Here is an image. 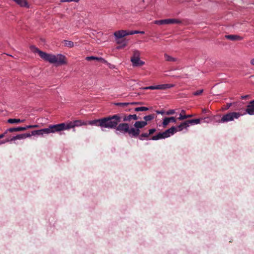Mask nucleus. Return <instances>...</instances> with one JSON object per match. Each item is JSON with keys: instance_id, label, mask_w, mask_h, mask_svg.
Instances as JSON below:
<instances>
[{"instance_id": "49530a36", "label": "nucleus", "mask_w": 254, "mask_h": 254, "mask_svg": "<svg viewBox=\"0 0 254 254\" xmlns=\"http://www.w3.org/2000/svg\"><path fill=\"white\" fill-rule=\"evenodd\" d=\"M208 111V110H206V109H203V110H202V112H203V113H207Z\"/></svg>"}, {"instance_id": "f257e3e1", "label": "nucleus", "mask_w": 254, "mask_h": 254, "mask_svg": "<svg viewBox=\"0 0 254 254\" xmlns=\"http://www.w3.org/2000/svg\"><path fill=\"white\" fill-rule=\"evenodd\" d=\"M122 122V116L121 114H117L110 115L99 119L89 121L90 125H94L100 127L101 128L109 129H115L119 123Z\"/></svg>"}, {"instance_id": "cd10ccee", "label": "nucleus", "mask_w": 254, "mask_h": 254, "mask_svg": "<svg viewBox=\"0 0 254 254\" xmlns=\"http://www.w3.org/2000/svg\"><path fill=\"white\" fill-rule=\"evenodd\" d=\"M64 43L66 47L72 48L74 46V43L72 41L65 40L64 41Z\"/></svg>"}, {"instance_id": "20e7f679", "label": "nucleus", "mask_w": 254, "mask_h": 254, "mask_svg": "<svg viewBox=\"0 0 254 254\" xmlns=\"http://www.w3.org/2000/svg\"><path fill=\"white\" fill-rule=\"evenodd\" d=\"M89 122H84L81 120H76L72 122H70L69 123L65 124V123H61L59 124H57L58 126H60L61 128L59 130V131L69 129L71 128H73L75 127H80L81 126H86L87 125H89L88 124Z\"/></svg>"}, {"instance_id": "4be33fe9", "label": "nucleus", "mask_w": 254, "mask_h": 254, "mask_svg": "<svg viewBox=\"0 0 254 254\" xmlns=\"http://www.w3.org/2000/svg\"><path fill=\"white\" fill-rule=\"evenodd\" d=\"M162 138H165V137H164L162 132H160L158 133L157 135L153 136L151 139L156 140Z\"/></svg>"}, {"instance_id": "0eeeda50", "label": "nucleus", "mask_w": 254, "mask_h": 254, "mask_svg": "<svg viewBox=\"0 0 254 254\" xmlns=\"http://www.w3.org/2000/svg\"><path fill=\"white\" fill-rule=\"evenodd\" d=\"M182 21L178 19H165L160 20H156L155 24L158 25L170 24H181Z\"/></svg>"}, {"instance_id": "a18cd8bd", "label": "nucleus", "mask_w": 254, "mask_h": 254, "mask_svg": "<svg viewBox=\"0 0 254 254\" xmlns=\"http://www.w3.org/2000/svg\"><path fill=\"white\" fill-rule=\"evenodd\" d=\"M157 113L158 114H162L163 115L164 114V112L163 111H156Z\"/></svg>"}, {"instance_id": "b1692460", "label": "nucleus", "mask_w": 254, "mask_h": 254, "mask_svg": "<svg viewBox=\"0 0 254 254\" xmlns=\"http://www.w3.org/2000/svg\"><path fill=\"white\" fill-rule=\"evenodd\" d=\"M164 57L165 58V60L168 62H175L177 61V59L176 58H175L170 56H169L168 55H167L166 54H165L164 55Z\"/></svg>"}, {"instance_id": "c85d7f7f", "label": "nucleus", "mask_w": 254, "mask_h": 254, "mask_svg": "<svg viewBox=\"0 0 254 254\" xmlns=\"http://www.w3.org/2000/svg\"><path fill=\"white\" fill-rule=\"evenodd\" d=\"M154 118V115L153 114H150L147 116L144 117L143 119L147 122V121H149L153 119Z\"/></svg>"}, {"instance_id": "423d86ee", "label": "nucleus", "mask_w": 254, "mask_h": 254, "mask_svg": "<svg viewBox=\"0 0 254 254\" xmlns=\"http://www.w3.org/2000/svg\"><path fill=\"white\" fill-rule=\"evenodd\" d=\"M242 114L240 113L231 112L224 115L222 119L221 122L225 123L233 121L234 119H238Z\"/></svg>"}, {"instance_id": "f03ea898", "label": "nucleus", "mask_w": 254, "mask_h": 254, "mask_svg": "<svg viewBox=\"0 0 254 254\" xmlns=\"http://www.w3.org/2000/svg\"><path fill=\"white\" fill-rule=\"evenodd\" d=\"M30 49L33 53H38L39 56L45 61L55 64L56 66L64 65L67 64L65 56L62 54H58L56 56L48 54L40 51L34 46H31Z\"/></svg>"}, {"instance_id": "f3484780", "label": "nucleus", "mask_w": 254, "mask_h": 254, "mask_svg": "<svg viewBox=\"0 0 254 254\" xmlns=\"http://www.w3.org/2000/svg\"><path fill=\"white\" fill-rule=\"evenodd\" d=\"M147 124L146 121H137L134 124V127L137 128H142Z\"/></svg>"}, {"instance_id": "3c124183", "label": "nucleus", "mask_w": 254, "mask_h": 254, "mask_svg": "<svg viewBox=\"0 0 254 254\" xmlns=\"http://www.w3.org/2000/svg\"><path fill=\"white\" fill-rule=\"evenodd\" d=\"M250 104L254 105V100L251 101Z\"/></svg>"}, {"instance_id": "c03bdc74", "label": "nucleus", "mask_w": 254, "mask_h": 254, "mask_svg": "<svg viewBox=\"0 0 254 254\" xmlns=\"http://www.w3.org/2000/svg\"><path fill=\"white\" fill-rule=\"evenodd\" d=\"M231 104H227V107L225 108V109H228L230 108V107L231 106Z\"/></svg>"}, {"instance_id": "412c9836", "label": "nucleus", "mask_w": 254, "mask_h": 254, "mask_svg": "<svg viewBox=\"0 0 254 254\" xmlns=\"http://www.w3.org/2000/svg\"><path fill=\"white\" fill-rule=\"evenodd\" d=\"M24 121V120H21L19 119H9L7 120V123L9 124H18L23 123Z\"/></svg>"}, {"instance_id": "7c9ffc66", "label": "nucleus", "mask_w": 254, "mask_h": 254, "mask_svg": "<svg viewBox=\"0 0 254 254\" xmlns=\"http://www.w3.org/2000/svg\"><path fill=\"white\" fill-rule=\"evenodd\" d=\"M185 112L184 110L182 111L181 113L180 114V117L178 118L179 120H183L187 119L186 115H184Z\"/></svg>"}, {"instance_id": "7ed1b4c3", "label": "nucleus", "mask_w": 254, "mask_h": 254, "mask_svg": "<svg viewBox=\"0 0 254 254\" xmlns=\"http://www.w3.org/2000/svg\"><path fill=\"white\" fill-rule=\"evenodd\" d=\"M60 126L57 125H50L48 128H45L39 130H33L31 132V135H43L44 134H49L51 133H55L59 132V130L61 129L59 128Z\"/></svg>"}, {"instance_id": "58836bf2", "label": "nucleus", "mask_w": 254, "mask_h": 254, "mask_svg": "<svg viewBox=\"0 0 254 254\" xmlns=\"http://www.w3.org/2000/svg\"><path fill=\"white\" fill-rule=\"evenodd\" d=\"M155 131H156V129L155 128H152V129H149L148 133L149 134V135L154 133L155 132Z\"/></svg>"}, {"instance_id": "9b49d317", "label": "nucleus", "mask_w": 254, "mask_h": 254, "mask_svg": "<svg viewBox=\"0 0 254 254\" xmlns=\"http://www.w3.org/2000/svg\"><path fill=\"white\" fill-rule=\"evenodd\" d=\"M133 66H141L144 64V62L141 61L140 58L130 59Z\"/></svg>"}, {"instance_id": "a878e982", "label": "nucleus", "mask_w": 254, "mask_h": 254, "mask_svg": "<svg viewBox=\"0 0 254 254\" xmlns=\"http://www.w3.org/2000/svg\"><path fill=\"white\" fill-rule=\"evenodd\" d=\"M130 136L135 137V127H129V130L127 132Z\"/></svg>"}, {"instance_id": "79ce46f5", "label": "nucleus", "mask_w": 254, "mask_h": 254, "mask_svg": "<svg viewBox=\"0 0 254 254\" xmlns=\"http://www.w3.org/2000/svg\"><path fill=\"white\" fill-rule=\"evenodd\" d=\"M116 42L118 44H122L124 43V42H123V40H120V39H116Z\"/></svg>"}, {"instance_id": "72a5a7b5", "label": "nucleus", "mask_w": 254, "mask_h": 254, "mask_svg": "<svg viewBox=\"0 0 254 254\" xmlns=\"http://www.w3.org/2000/svg\"><path fill=\"white\" fill-rule=\"evenodd\" d=\"M149 136V134L148 133H143L139 136V139L140 140H143V138H147Z\"/></svg>"}, {"instance_id": "2eb2a0df", "label": "nucleus", "mask_w": 254, "mask_h": 254, "mask_svg": "<svg viewBox=\"0 0 254 254\" xmlns=\"http://www.w3.org/2000/svg\"><path fill=\"white\" fill-rule=\"evenodd\" d=\"M225 38L233 41H240L243 39L242 37L236 35H227L225 36Z\"/></svg>"}, {"instance_id": "bb28decb", "label": "nucleus", "mask_w": 254, "mask_h": 254, "mask_svg": "<svg viewBox=\"0 0 254 254\" xmlns=\"http://www.w3.org/2000/svg\"><path fill=\"white\" fill-rule=\"evenodd\" d=\"M200 119H192L188 120V122L189 123V124H198L200 123Z\"/></svg>"}, {"instance_id": "dca6fc26", "label": "nucleus", "mask_w": 254, "mask_h": 254, "mask_svg": "<svg viewBox=\"0 0 254 254\" xmlns=\"http://www.w3.org/2000/svg\"><path fill=\"white\" fill-rule=\"evenodd\" d=\"M176 119L174 117H171L169 118H165L163 119V125L164 127H166L169 123H176Z\"/></svg>"}, {"instance_id": "c9c22d12", "label": "nucleus", "mask_w": 254, "mask_h": 254, "mask_svg": "<svg viewBox=\"0 0 254 254\" xmlns=\"http://www.w3.org/2000/svg\"><path fill=\"white\" fill-rule=\"evenodd\" d=\"M175 113V111L174 110H169V111H168L166 114L167 115H173Z\"/></svg>"}, {"instance_id": "37998d69", "label": "nucleus", "mask_w": 254, "mask_h": 254, "mask_svg": "<svg viewBox=\"0 0 254 254\" xmlns=\"http://www.w3.org/2000/svg\"><path fill=\"white\" fill-rule=\"evenodd\" d=\"M250 63L252 65H254V59H252Z\"/></svg>"}, {"instance_id": "a211bd4d", "label": "nucleus", "mask_w": 254, "mask_h": 254, "mask_svg": "<svg viewBox=\"0 0 254 254\" xmlns=\"http://www.w3.org/2000/svg\"><path fill=\"white\" fill-rule=\"evenodd\" d=\"M189 126V123L188 121L181 123L179 126H177L176 127L177 128L178 131H181L184 128H186L187 127Z\"/></svg>"}, {"instance_id": "09e8293b", "label": "nucleus", "mask_w": 254, "mask_h": 254, "mask_svg": "<svg viewBox=\"0 0 254 254\" xmlns=\"http://www.w3.org/2000/svg\"><path fill=\"white\" fill-rule=\"evenodd\" d=\"M186 117H187V118H190V117H192V115H186Z\"/></svg>"}, {"instance_id": "8fccbe9b", "label": "nucleus", "mask_w": 254, "mask_h": 254, "mask_svg": "<svg viewBox=\"0 0 254 254\" xmlns=\"http://www.w3.org/2000/svg\"><path fill=\"white\" fill-rule=\"evenodd\" d=\"M3 136H4V134H0V139L2 138Z\"/></svg>"}, {"instance_id": "ea45409f", "label": "nucleus", "mask_w": 254, "mask_h": 254, "mask_svg": "<svg viewBox=\"0 0 254 254\" xmlns=\"http://www.w3.org/2000/svg\"><path fill=\"white\" fill-rule=\"evenodd\" d=\"M162 133L165 138H167V137H168L170 136L168 132H167V131L166 130L165 131L163 132Z\"/></svg>"}, {"instance_id": "f8f14e48", "label": "nucleus", "mask_w": 254, "mask_h": 254, "mask_svg": "<svg viewBox=\"0 0 254 254\" xmlns=\"http://www.w3.org/2000/svg\"><path fill=\"white\" fill-rule=\"evenodd\" d=\"M138 119V117L135 114L125 115L122 116V122L130 121L131 120H137Z\"/></svg>"}, {"instance_id": "39448f33", "label": "nucleus", "mask_w": 254, "mask_h": 254, "mask_svg": "<svg viewBox=\"0 0 254 254\" xmlns=\"http://www.w3.org/2000/svg\"><path fill=\"white\" fill-rule=\"evenodd\" d=\"M143 31H127V30H118L114 32V35L116 39H120L124 37L127 36L133 35L134 34L138 33H144Z\"/></svg>"}, {"instance_id": "4468645a", "label": "nucleus", "mask_w": 254, "mask_h": 254, "mask_svg": "<svg viewBox=\"0 0 254 254\" xmlns=\"http://www.w3.org/2000/svg\"><path fill=\"white\" fill-rule=\"evenodd\" d=\"M85 60L87 61H90L91 60H96L101 63H106L107 61L101 57H96L94 56L86 57Z\"/></svg>"}, {"instance_id": "393cba45", "label": "nucleus", "mask_w": 254, "mask_h": 254, "mask_svg": "<svg viewBox=\"0 0 254 254\" xmlns=\"http://www.w3.org/2000/svg\"><path fill=\"white\" fill-rule=\"evenodd\" d=\"M168 132L169 136L174 134V133L178 131L177 128L175 127H172L166 130Z\"/></svg>"}, {"instance_id": "6e6552de", "label": "nucleus", "mask_w": 254, "mask_h": 254, "mask_svg": "<svg viewBox=\"0 0 254 254\" xmlns=\"http://www.w3.org/2000/svg\"><path fill=\"white\" fill-rule=\"evenodd\" d=\"M174 85L172 84H160L156 86H147L142 88L141 89L142 90H154V89H158V90H165L167 88H170L171 87H173Z\"/></svg>"}, {"instance_id": "ddd939ff", "label": "nucleus", "mask_w": 254, "mask_h": 254, "mask_svg": "<svg viewBox=\"0 0 254 254\" xmlns=\"http://www.w3.org/2000/svg\"><path fill=\"white\" fill-rule=\"evenodd\" d=\"M30 136H31V134L30 133H23V134H18L15 136H13L11 139V140H15L17 139H22L26 138L27 137H29Z\"/></svg>"}, {"instance_id": "6ab92c4d", "label": "nucleus", "mask_w": 254, "mask_h": 254, "mask_svg": "<svg viewBox=\"0 0 254 254\" xmlns=\"http://www.w3.org/2000/svg\"><path fill=\"white\" fill-rule=\"evenodd\" d=\"M246 112L250 115H254V105L249 104L246 109Z\"/></svg>"}, {"instance_id": "de8ad7c7", "label": "nucleus", "mask_w": 254, "mask_h": 254, "mask_svg": "<svg viewBox=\"0 0 254 254\" xmlns=\"http://www.w3.org/2000/svg\"><path fill=\"white\" fill-rule=\"evenodd\" d=\"M38 127V125H32V128H36V127Z\"/></svg>"}, {"instance_id": "5fc2aeb1", "label": "nucleus", "mask_w": 254, "mask_h": 254, "mask_svg": "<svg viewBox=\"0 0 254 254\" xmlns=\"http://www.w3.org/2000/svg\"><path fill=\"white\" fill-rule=\"evenodd\" d=\"M142 0V1H144V0Z\"/></svg>"}, {"instance_id": "c756f323", "label": "nucleus", "mask_w": 254, "mask_h": 254, "mask_svg": "<svg viewBox=\"0 0 254 254\" xmlns=\"http://www.w3.org/2000/svg\"><path fill=\"white\" fill-rule=\"evenodd\" d=\"M140 56V52L138 50H134L133 52V56L131 59L138 58Z\"/></svg>"}, {"instance_id": "603ef678", "label": "nucleus", "mask_w": 254, "mask_h": 254, "mask_svg": "<svg viewBox=\"0 0 254 254\" xmlns=\"http://www.w3.org/2000/svg\"><path fill=\"white\" fill-rule=\"evenodd\" d=\"M248 96H242V99H246Z\"/></svg>"}, {"instance_id": "864d4df0", "label": "nucleus", "mask_w": 254, "mask_h": 254, "mask_svg": "<svg viewBox=\"0 0 254 254\" xmlns=\"http://www.w3.org/2000/svg\"><path fill=\"white\" fill-rule=\"evenodd\" d=\"M144 94V93H142V92H140V93H138V95H139L140 94Z\"/></svg>"}, {"instance_id": "473e14b6", "label": "nucleus", "mask_w": 254, "mask_h": 254, "mask_svg": "<svg viewBox=\"0 0 254 254\" xmlns=\"http://www.w3.org/2000/svg\"><path fill=\"white\" fill-rule=\"evenodd\" d=\"M123 42H124L123 44H122L121 46H118L117 47V49H121L125 47L126 46H127V41L124 39V40H123Z\"/></svg>"}, {"instance_id": "4c0bfd02", "label": "nucleus", "mask_w": 254, "mask_h": 254, "mask_svg": "<svg viewBox=\"0 0 254 254\" xmlns=\"http://www.w3.org/2000/svg\"><path fill=\"white\" fill-rule=\"evenodd\" d=\"M140 132L139 128H135V137L139 135Z\"/></svg>"}, {"instance_id": "e433bc0d", "label": "nucleus", "mask_w": 254, "mask_h": 254, "mask_svg": "<svg viewBox=\"0 0 254 254\" xmlns=\"http://www.w3.org/2000/svg\"><path fill=\"white\" fill-rule=\"evenodd\" d=\"M79 0H61V2H71V1H75L78 2Z\"/></svg>"}, {"instance_id": "1a4fd4ad", "label": "nucleus", "mask_w": 254, "mask_h": 254, "mask_svg": "<svg viewBox=\"0 0 254 254\" xmlns=\"http://www.w3.org/2000/svg\"><path fill=\"white\" fill-rule=\"evenodd\" d=\"M129 125L126 123H120L116 126V130L120 132L126 134L129 130Z\"/></svg>"}, {"instance_id": "a19ab883", "label": "nucleus", "mask_w": 254, "mask_h": 254, "mask_svg": "<svg viewBox=\"0 0 254 254\" xmlns=\"http://www.w3.org/2000/svg\"><path fill=\"white\" fill-rule=\"evenodd\" d=\"M23 128H24V130H26L27 129L32 128V125L26 126L25 127H23Z\"/></svg>"}, {"instance_id": "2f4dec72", "label": "nucleus", "mask_w": 254, "mask_h": 254, "mask_svg": "<svg viewBox=\"0 0 254 254\" xmlns=\"http://www.w3.org/2000/svg\"><path fill=\"white\" fill-rule=\"evenodd\" d=\"M148 109L145 107H140L135 108V111L139 112V111H145L148 110Z\"/></svg>"}, {"instance_id": "aec40b11", "label": "nucleus", "mask_w": 254, "mask_h": 254, "mask_svg": "<svg viewBox=\"0 0 254 254\" xmlns=\"http://www.w3.org/2000/svg\"><path fill=\"white\" fill-rule=\"evenodd\" d=\"M7 130L10 132H14V131H24V128H23V127H18L9 128Z\"/></svg>"}, {"instance_id": "f704fd0d", "label": "nucleus", "mask_w": 254, "mask_h": 254, "mask_svg": "<svg viewBox=\"0 0 254 254\" xmlns=\"http://www.w3.org/2000/svg\"><path fill=\"white\" fill-rule=\"evenodd\" d=\"M203 92V89H198L196 90V91H194L192 93V95H199L200 94H202Z\"/></svg>"}, {"instance_id": "5701e85b", "label": "nucleus", "mask_w": 254, "mask_h": 254, "mask_svg": "<svg viewBox=\"0 0 254 254\" xmlns=\"http://www.w3.org/2000/svg\"><path fill=\"white\" fill-rule=\"evenodd\" d=\"M162 138H165V137H164L162 132H160L158 133L157 135L153 136L151 139L156 140Z\"/></svg>"}, {"instance_id": "9d476101", "label": "nucleus", "mask_w": 254, "mask_h": 254, "mask_svg": "<svg viewBox=\"0 0 254 254\" xmlns=\"http://www.w3.org/2000/svg\"><path fill=\"white\" fill-rule=\"evenodd\" d=\"M137 102H115L114 104L116 106L120 107L123 109H125L126 111H129L130 109H127V107L129 105H135L137 104Z\"/></svg>"}]
</instances>
